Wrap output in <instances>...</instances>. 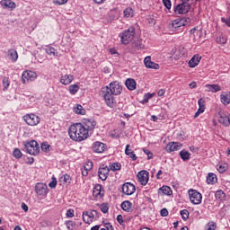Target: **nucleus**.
Masks as SVG:
<instances>
[{
  "instance_id": "f257e3e1",
  "label": "nucleus",
  "mask_w": 230,
  "mask_h": 230,
  "mask_svg": "<svg viewBox=\"0 0 230 230\" xmlns=\"http://www.w3.org/2000/svg\"><path fill=\"white\" fill-rule=\"evenodd\" d=\"M68 135L73 139V141H85L89 137V133L87 129L84 128L82 123H75L70 126L68 129Z\"/></svg>"
},
{
  "instance_id": "f03ea898",
  "label": "nucleus",
  "mask_w": 230,
  "mask_h": 230,
  "mask_svg": "<svg viewBox=\"0 0 230 230\" xmlns=\"http://www.w3.org/2000/svg\"><path fill=\"white\" fill-rule=\"evenodd\" d=\"M102 93L106 105H108V107H114L116 105L115 95L110 92L109 86L102 87Z\"/></svg>"
},
{
  "instance_id": "7ed1b4c3",
  "label": "nucleus",
  "mask_w": 230,
  "mask_h": 230,
  "mask_svg": "<svg viewBox=\"0 0 230 230\" xmlns=\"http://www.w3.org/2000/svg\"><path fill=\"white\" fill-rule=\"evenodd\" d=\"M135 35L136 28H134L133 26L124 31L120 37L122 44H130V42H132V40H134Z\"/></svg>"
},
{
  "instance_id": "20e7f679",
  "label": "nucleus",
  "mask_w": 230,
  "mask_h": 230,
  "mask_svg": "<svg viewBox=\"0 0 230 230\" xmlns=\"http://www.w3.org/2000/svg\"><path fill=\"white\" fill-rule=\"evenodd\" d=\"M27 154L30 155H39L40 152V147L39 146V143L35 140H31L30 142H26L24 144Z\"/></svg>"
},
{
  "instance_id": "39448f33",
  "label": "nucleus",
  "mask_w": 230,
  "mask_h": 230,
  "mask_svg": "<svg viewBox=\"0 0 230 230\" xmlns=\"http://www.w3.org/2000/svg\"><path fill=\"white\" fill-rule=\"evenodd\" d=\"M190 22H191V20L188 17L178 18L172 21V26L174 30H177L178 28H184V26H188Z\"/></svg>"
},
{
  "instance_id": "423d86ee",
  "label": "nucleus",
  "mask_w": 230,
  "mask_h": 230,
  "mask_svg": "<svg viewBox=\"0 0 230 230\" xmlns=\"http://www.w3.org/2000/svg\"><path fill=\"white\" fill-rule=\"evenodd\" d=\"M24 121L31 127H35L40 123V118L35 114H27L23 117Z\"/></svg>"
},
{
  "instance_id": "0eeeda50",
  "label": "nucleus",
  "mask_w": 230,
  "mask_h": 230,
  "mask_svg": "<svg viewBox=\"0 0 230 230\" xmlns=\"http://www.w3.org/2000/svg\"><path fill=\"white\" fill-rule=\"evenodd\" d=\"M190 10H191V5H190L188 2H182L175 7L174 12L180 15H182L184 13H188Z\"/></svg>"
},
{
  "instance_id": "6e6552de",
  "label": "nucleus",
  "mask_w": 230,
  "mask_h": 230,
  "mask_svg": "<svg viewBox=\"0 0 230 230\" xmlns=\"http://www.w3.org/2000/svg\"><path fill=\"white\" fill-rule=\"evenodd\" d=\"M189 196L192 204H200V202H202V194L195 190H190Z\"/></svg>"
},
{
  "instance_id": "1a4fd4ad",
  "label": "nucleus",
  "mask_w": 230,
  "mask_h": 230,
  "mask_svg": "<svg viewBox=\"0 0 230 230\" xmlns=\"http://www.w3.org/2000/svg\"><path fill=\"white\" fill-rule=\"evenodd\" d=\"M37 78V73L30 70H25L22 75V84H26V82H33Z\"/></svg>"
},
{
  "instance_id": "9d476101",
  "label": "nucleus",
  "mask_w": 230,
  "mask_h": 230,
  "mask_svg": "<svg viewBox=\"0 0 230 230\" xmlns=\"http://www.w3.org/2000/svg\"><path fill=\"white\" fill-rule=\"evenodd\" d=\"M97 216L98 212L96 210H92L91 212L86 211L83 213V220L85 224H91Z\"/></svg>"
},
{
  "instance_id": "9b49d317",
  "label": "nucleus",
  "mask_w": 230,
  "mask_h": 230,
  "mask_svg": "<svg viewBox=\"0 0 230 230\" xmlns=\"http://www.w3.org/2000/svg\"><path fill=\"white\" fill-rule=\"evenodd\" d=\"M84 128H85L87 134L93 131V128H96V121L91 119H84L83 123H81Z\"/></svg>"
},
{
  "instance_id": "f8f14e48",
  "label": "nucleus",
  "mask_w": 230,
  "mask_h": 230,
  "mask_svg": "<svg viewBox=\"0 0 230 230\" xmlns=\"http://www.w3.org/2000/svg\"><path fill=\"white\" fill-rule=\"evenodd\" d=\"M108 91L111 93V94L118 96V94H121V91H123V87L119 85V84L113 82L110 84V87L108 86Z\"/></svg>"
},
{
  "instance_id": "ddd939ff",
  "label": "nucleus",
  "mask_w": 230,
  "mask_h": 230,
  "mask_svg": "<svg viewBox=\"0 0 230 230\" xmlns=\"http://www.w3.org/2000/svg\"><path fill=\"white\" fill-rule=\"evenodd\" d=\"M35 191L40 197H46V195H48V185L45 183H37Z\"/></svg>"
},
{
  "instance_id": "4468645a",
  "label": "nucleus",
  "mask_w": 230,
  "mask_h": 230,
  "mask_svg": "<svg viewBox=\"0 0 230 230\" xmlns=\"http://www.w3.org/2000/svg\"><path fill=\"white\" fill-rule=\"evenodd\" d=\"M137 177L138 179V182H140L142 186H146V184H148V172L140 171L137 172Z\"/></svg>"
},
{
  "instance_id": "2eb2a0df",
  "label": "nucleus",
  "mask_w": 230,
  "mask_h": 230,
  "mask_svg": "<svg viewBox=\"0 0 230 230\" xmlns=\"http://www.w3.org/2000/svg\"><path fill=\"white\" fill-rule=\"evenodd\" d=\"M105 150H107V145H105L100 141L93 143V151L95 154H103V152H105Z\"/></svg>"
},
{
  "instance_id": "dca6fc26",
  "label": "nucleus",
  "mask_w": 230,
  "mask_h": 230,
  "mask_svg": "<svg viewBox=\"0 0 230 230\" xmlns=\"http://www.w3.org/2000/svg\"><path fill=\"white\" fill-rule=\"evenodd\" d=\"M188 53V50L184 47H179V49H176L175 51L172 54V58L174 60H181L184 55Z\"/></svg>"
},
{
  "instance_id": "f3484780",
  "label": "nucleus",
  "mask_w": 230,
  "mask_h": 230,
  "mask_svg": "<svg viewBox=\"0 0 230 230\" xmlns=\"http://www.w3.org/2000/svg\"><path fill=\"white\" fill-rule=\"evenodd\" d=\"M109 172H111V168L108 166L102 165L99 168L98 173L101 181H107V177H109Z\"/></svg>"
},
{
  "instance_id": "a211bd4d",
  "label": "nucleus",
  "mask_w": 230,
  "mask_h": 230,
  "mask_svg": "<svg viewBox=\"0 0 230 230\" xmlns=\"http://www.w3.org/2000/svg\"><path fill=\"white\" fill-rule=\"evenodd\" d=\"M182 148V144L180 142H170L166 147V152H177V150H181Z\"/></svg>"
},
{
  "instance_id": "6ab92c4d",
  "label": "nucleus",
  "mask_w": 230,
  "mask_h": 230,
  "mask_svg": "<svg viewBox=\"0 0 230 230\" xmlns=\"http://www.w3.org/2000/svg\"><path fill=\"white\" fill-rule=\"evenodd\" d=\"M136 191V186L132 183H124L122 185V192L125 193V195H132Z\"/></svg>"
},
{
  "instance_id": "aec40b11",
  "label": "nucleus",
  "mask_w": 230,
  "mask_h": 230,
  "mask_svg": "<svg viewBox=\"0 0 230 230\" xmlns=\"http://www.w3.org/2000/svg\"><path fill=\"white\" fill-rule=\"evenodd\" d=\"M144 64L148 69H159V64L152 62V58L149 56L145 58Z\"/></svg>"
},
{
  "instance_id": "412c9836",
  "label": "nucleus",
  "mask_w": 230,
  "mask_h": 230,
  "mask_svg": "<svg viewBox=\"0 0 230 230\" xmlns=\"http://www.w3.org/2000/svg\"><path fill=\"white\" fill-rule=\"evenodd\" d=\"M199 110L197 111V112L194 115V118H199V116H200V114H202V112H204L206 111V101H204V99L200 98L199 100Z\"/></svg>"
},
{
  "instance_id": "4be33fe9",
  "label": "nucleus",
  "mask_w": 230,
  "mask_h": 230,
  "mask_svg": "<svg viewBox=\"0 0 230 230\" xmlns=\"http://www.w3.org/2000/svg\"><path fill=\"white\" fill-rule=\"evenodd\" d=\"M202 57L200 55L197 54L192 57V58L189 61V66L190 67H197L199 66Z\"/></svg>"
},
{
  "instance_id": "5701e85b",
  "label": "nucleus",
  "mask_w": 230,
  "mask_h": 230,
  "mask_svg": "<svg viewBox=\"0 0 230 230\" xmlns=\"http://www.w3.org/2000/svg\"><path fill=\"white\" fill-rule=\"evenodd\" d=\"M93 195L95 199H102V197H103V193L102 190V185L97 184L94 186Z\"/></svg>"
},
{
  "instance_id": "b1692460",
  "label": "nucleus",
  "mask_w": 230,
  "mask_h": 230,
  "mask_svg": "<svg viewBox=\"0 0 230 230\" xmlns=\"http://www.w3.org/2000/svg\"><path fill=\"white\" fill-rule=\"evenodd\" d=\"M75 80V77L71 75H65L61 77L60 82L63 85H69Z\"/></svg>"
},
{
  "instance_id": "393cba45",
  "label": "nucleus",
  "mask_w": 230,
  "mask_h": 230,
  "mask_svg": "<svg viewBox=\"0 0 230 230\" xmlns=\"http://www.w3.org/2000/svg\"><path fill=\"white\" fill-rule=\"evenodd\" d=\"M125 154L126 155H128L132 159V161H137V156L136 155L134 151L130 149V145L128 144L126 146Z\"/></svg>"
},
{
  "instance_id": "a878e982",
  "label": "nucleus",
  "mask_w": 230,
  "mask_h": 230,
  "mask_svg": "<svg viewBox=\"0 0 230 230\" xmlns=\"http://www.w3.org/2000/svg\"><path fill=\"white\" fill-rule=\"evenodd\" d=\"M0 4L4 8H11V9L15 8V4L13 2H12V0H2L0 2Z\"/></svg>"
},
{
  "instance_id": "bb28decb",
  "label": "nucleus",
  "mask_w": 230,
  "mask_h": 230,
  "mask_svg": "<svg viewBox=\"0 0 230 230\" xmlns=\"http://www.w3.org/2000/svg\"><path fill=\"white\" fill-rule=\"evenodd\" d=\"M126 87H128V89L129 90V91H134V90H136V85H137V84H136V80H134V79H132V78H129V79H127L126 80Z\"/></svg>"
},
{
  "instance_id": "cd10ccee",
  "label": "nucleus",
  "mask_w": 230,
  "mask_h": 230,
  "mask_svg": "<svg viewBox=\"0 0 230 230\" xmlns=\"http://www.w3.org/2000/svg\"><path fill=\"white\" fill-rule=\"evenodd\" d=\"M207 91L211 93H218V91H222V87L218 84H207L206 85Z\"/></svg>"
},
{
  "instance_id": "c85d7f7f",
  "label": "nucleus",
  "mask_w": 230,
  "mask_h": 230,
  "mask_svg": "<svg viewBox=\"0 0 230 230\" xmlns=\"http://www.w3.org/2000/svg\"><path fill=\"white\" fill-rule=\"evenodd\" d=\"M219 123L222 125H225V127L229 126V121H230V115H221L218 119Z\"/></svg>"
},
{
  "instance_id": "c756f323",
  "label": "nucleus",
  "mask_w": 230,
  "mask_h": 230,
  "mask_svg": "<svg viewBox=\"0 0 230 230\" xmlns=\"http://www.w3.org/2000/svg\"><path fill=\"white\" fill-rule=\"evenodd\" d=\"M121 208L123 209V211H127L128 213H130V211H132V203L128 200H126L122 202Z\"/></svg>"
},
{
  "instance_id": "7c9ffc66",
  "label": "nucleus",
  "mask_w": 230,
  "mask_h": 230,
  "mask_svg": "<svg viewBox=\"0 0 230 230\" xmlns=\"http://www.w3.org/2000/svg\"><path fill=\"white\" fill-rule=\"evenodd\" d=\"M217 174L210 172L208 173V177H207V182L208 184H215V182H217Z\"/></svg>"
},
{
  "instance_id": "2f4dec72",
  "label": "nucleus",
  "mask_w": 230,
  "mask_h": 230,
  "mask_svg": "<svg viewBox=\"0 0 230 230\" xmlns=\"http://www.w3.org/2000/svg\"><path fill=\"white\" fill-rule=\"evenodd\" d=\"M74 112L75 114H81L82 116H84L85 114V109L80 104H77L75 107H74Z\"/></svg>"
},
{
  "instance_id": "473e14b6",
  "label": "nucleus",
  "mask_w": 230,
  "mask_h": 230,
  "mask_svg": "<svg viewBox=\"0 0 230 230\" xmlns=\"http://www.w3.org/2000/svg\"><path fill=\"white\" fill-rule=\"evenodd\" d=\"M180 155L182 161H189V159L191 157V154L184 149L180 152Z\"/></svg>"
},
{
  "instance_id": "72a5a7b5",
  "label": "nucleus",
  "mask_w": 230,
  "mask_h": 230,
  "mask_svg": "<svg viewBox=\"0 0 230 230\" xmlns=\"http://www.w3.org/2000/svg\"><path fill=\"white\" fill-rule=\"evenodd\" d=\"M124 17L127 19L134 17V9L131 7H128L124 10Z\"/></svg>"
},
{
  "instance_id": "f704fd0d",
  "label": "nucleus",
  "mask_w": 230,
  "mask_h": 230,
  "mask_svg": "<svg viewBox=\"0 0 230 230\" xmlns=\"http://www.w3.org/2000/svg\"><path fill=\"white\" fill-rule=\"evenodd\" d=\"M221 102L224 105H229L230 103V93L225 95H221Z\"/></svg>"
},
{
  "instance_id": "c9c22d12",
  "label": "nucleus",
  "mask_w": 230,
  "mask_h": 230,
  "mask_svg": "<svg viewBox=\"0 0 230 230\" xmlns=\"http://www.w3.org/2000/svg\"><path fill=\"white\" fill-rule=\"evenodd\" d=\"M60 182H63V184H69L71 182V176L68 174H65L60 177Z\"/></svg>"
},
{
  "instance_id": "e433bc0d",
  "label": "nucleus",
  "mask_w": 230,
  "mask_h": 230,
  "mask_svg": "<svg viewBox=\"0 0 230 230\" xmlns=\"http://www.w3.org/2000/svg\"><path fill=\"white\" fill-rule=\"evenodd\" d=\"M216 199H217V200H226V193L224 190H217L216 192Z\"/></svg>"
},
{
  "instance_id": "4c0bfd02",
  "label": "nucleus",
  "mask_w": 230,
  "mask_h": 230,
  "mask_svg": "<svg viewBox=\"0 0 230 230\" xmlns=\"http://www.w3.org/2000/svg\"><path fill=\"white\" fill-rule=\"evenodd\" d=\"M160 191H162L164 195H172V189L169 186H163L160 188Z\"/></svg>"
},
{
  "instance_id": "58836bf2",
  "label": "nucleus",
  "mask_w": 230,
  "mask_h": 230,
  "mask_svg": "<svg viewBox=\"0 0 230 230\" xmlns=\"http://www.w3.org/2000/svg\"><path fill=\"white\" fill-rule=\"evenodd\" d=\"M133 45L135 46V48L137 49H143L145 48V45L143 43H141L140 39L135 40Z\"/></svg>"
},
{
  "instance_id": "ea45409f",
  "label": "nucleus",
  "mask_w": 230,
  "mask_h": 230,
  "mask_svg": "<svg viewBox=\"0 0 230 230\" xmlns=\"http://www.w3.org/2000/svg\"><path fill=\"white\" fill-rule=\"evenodd\" d=\"M79 89L80 87L78 86V84H72L69 86V93L70 94H76Z\"/></svg>"
},
{
  "instance_id": "a19ab883",
  "label": "nucleus",
  "mask_w": 230,
  "mask_h": 230,
  "mask_svg": "<svg viewBox=\"0 0 230 230\" xmlns=\"http://www.w3.org/2000/svg\"><path fill=\"white\" fill-rule=\"evenodd\" d=\"M9 55H10V58H12L13 62H15V60L19 58V55L17 54L16 50H13V49L9 50Z\"/></svg>"
},
{
  "instance_id": "79ce46f5",
  "label": "nucleus",
  "mask_w": 230,
  "mask_h": 230,
  "mask_svg": "<svg viewBox=\"0 0 230 230\" xmlns=\"http://www.w3.org/2000/svg\"><path fill=\"white\" fill-rule=\"evenodd\" d=\"M66 226L68 230H75V227H76V223L69 220L66 222Z\"/></svg>"
},
{
  "instance_id": "37998d69",
  "label": "nucleus",
  "mask_w": 230,
  "mask_h": 230,
  "mask_svg": "<svg viewBox=\"0 0 230 230\" xmlns=\"http://www.w3.org/2000/svg\"><path fill=\"white\" fill-rule=\"evenodd\" d=\"M110 170H111L112 172L121 170V164L118 163H114L111 165Z\"/></svg>"
},
{
  "instance_id": "c03bdc74",
  "label": "nucleus",
  "mask_w": 230,
  "mask_h": 230,
  "mask_svg": "<svg viewBox=\"0 0 230 230\" xmlns=\"http://www.w3.org/2000/svg\"><path fill=\"white\" fill-rule=\"evenodd\" d=\"M100 209L102 213H109V204H107V203L101 204Z\"/></svg>"
},
{
  "instance_id": "a18cd8bd",
  "label": "nucleus",
  "mask_w": 230,
  "mask_h": 230,
  "mask_svg": "<svg viewBox=\"0 0 230 230\" xmlns=\"http://www.w3.org/2000/svg\"><path fill=\"white\" fill-rule=\"evenodd\" d=\"M50 148H51V146L49 144H48L46 142H43L41 144V150L43 152H49Z\"/></svg>"
},
{
  "instance_id": "49530a36",
  "label": "nucleus",
  "mask_w": 230,
  "mask_h": 230,
  "mask_svg": "<svg viewBox=\"0 0 230 230\" xmlns=\"http://www.w3.org/2000/svg\"><path fill=\"white\" fill-rule=\"evenodd\" d=\"M13 154V157H15V159H21V157H22V153L21 152V150L19 148L14 149Z\"/></svg>"
},
{
  "instance_id": "de8ad7c7",
  "label": "nucleus",
  "mask_w": 230,
  "mask_h": 230,
  "mask_svg": "<svg viewBox=\"0 0 230 230\" xmlns=\"http://www.w3.org/2000/svg\"><path fill=\"white\" fill-rule=\"evenodd\" d=\"M181 215L183 220H188V218L190 217V212L187 209L181 210Z\"/></svg>"
},
{
  "instance_id": "09e8293b",
  "label": "nucleus",
  "mask_w": 230,
  "mask_h": 230,
  "mask_svg": "<svg viewBox=\"0 0 230 230\" xmlns=\"http://www.w3.org/2000/svg\"><path fill=\"white\" fill-rule=\"evenodd\" d=\"M207 230H216L217 229V224L213 221L208 222L207 225Z\"/></svg>"
},
{
  "instance_id": "8fccbe9b",
  "label": "nucleus",
  "mask_w": 230,
  "mask_h": 230,
  "mask_svg": "<svg viewBox=\"0 0 230 230\" xmlns=\"http://www.w3.org/2000/svg\"><path fill=\"white\" fill-rule=\"evenodd\" d=\"M217 44H226V42H227V38L224 36H219L217 38Z\"/></svg>"
},
{
  "instance_id": "3c124183",
  "label": "nucleus",
  "mask_w": 230,
  "mask_h": 230,
  "mask_svg": "<svg viewBox=\"0 0 230 230\" xmlns=\"http://www.w3.org/2000/svg\"><path fill=\"white\" fill-rule=\"evenodd\" d=\"M227 170V164H224L223 165H219L217 167V171L219 172V173H224V172H226Z\"/></svg>"
},
{
  "instance_id": "603ef678",
  "label": "nucleus",
  "mask_w": 230,
  "mask_h": 230,
  "mask_svg": "<svg viewBox=\"0 0 230 230\" xmlns=\"http://www.w3.org/2000/svg\"><path fill=\"white\" fill-rule=\"evenodd\" d=\"M163 4L167 8V10H170L172 8V1L170 0H163Z\"/></svg>"
},
{
  "instance_id": "864d4df0",
  "label": "nucleus",
  "mask_w": 230,
  "mask_h": 230,
  "mask_svg": "<svg viewBox=\"0 0 230 230\" xmlns=\"http://www.w3.org/2000/svg\"><path fill=\"white\" fill-rule=\"evenodd\" d=\"M3 85L4 89H8V87L10 86V81H8V77H4Z\"/></svg>"
},
{
  "instance_id": "5fc2aeb1",
  "label": "nucleus",
  "mask_w": 230,
  "mask_h": 230,
  "mask_svg": "<svg viewBox=\"0 0 230 230\" xmlns=\"http://www.w3.org/2000/svg\"><path fill=\"white\" fill-rule=\"evenodd\" d=\"M93 162H88L84 165V170H86V172H90V170H93Z\"/></svg>"
},
{
  "instance_id": "6e6d98bb",
  "label": "nucleus",
  "mask_w": 230,
  "mask_h": 230,
  "mask_svg": "<svg viewBox=\"0 0 230 230\" xmlns=\"http://www.w3.org/2000/svg\"><path fill=\"white\" fill-rule=\"evenodd\" d=\"M49 188H57V178L53 177L52 181L49 183Z\"/></svg>"
},
{
  "instance_id": "4d7b16f0",
  "label": "nucleus",
  "mask_w": 230,
  "mask_h": 230,
  "mask_svg": "<svg viewBox=\"0 0 230 230\" xmlns=\"http://www.w3.org/2000/svg\"><path fill=\"white\" fill-rule=\"evenodd\" d=\"M46 51H47L48 55H55V48H53V47H48L46 49Z\"/></svg>"
},
{
  "instance_id": "13d9d810",
  "label": "nucleus",
  "mask_w": 230,
  "mask_h": 230,
  "mask_svg": "<svg viewBox=\"0 0 230 230\" xmlns=\"http://www.w3.org/2000/svg\"><path fill=\"white\" fill-rule=\"evenodd\" d=\"M54 4H66L67 3V0H53Z\"/></svg>"
},
{
  "instance_id": "bf43d9fd",
  "label": "nucleus",
  "mask_w": 230,
  "mask_h": 230,
  "mask_svg": "<svg viewBox=\"0 0 230 230\" xmlns=\"http://www.w3.org/2000/svg\"><path fill=\"white\" fill-rule=\"evenodd\" d=\"M66 216L69 217V218H73L75 217V210L73 209H68L67 212H66Z\"/></svg>"
},
{
  "instance_id": "052dcab7",
  "label": "nucleus",
  "mask_w": 230,
  "mask_h": 230,
  "mask_svg": "<svg viewBox=\"0 0 230 230\" xmlns=\"http://www.w3.org/2000/svg\"><path fill=\"white\" fill-rule=\"evenodd\" d=\"M145 154H146L148 159H152L154 157V154H152V152H150V150L148 149H144Z\"/></svg>"
},
{
  "instance_id": "680f3d73",
  "label": "nucleus",
  "mask_w": 230,
  "mask_h": 230,
  "mask_svg": "<svg viewBox=\"0 0 230 230\" xmlns=\"http://www.w3.org/2000/svg\"><path fill=\"white\" fill-rule=\"evenodd\" d=\"M117 221L119 222V224H120V226H123V216L122 215H119L117 217Z\"/></svg>"
},
{
  "instance_id": "e2e57ef3",
  "label": "nucleus",
  "mask_w": 230,
  "mask_h": 230,
  "mask_svg": "<svg viewBox=\"0 0 230 230\" xmlns=\"http://www.w3.org/2000/svg\"><path fill=\"white\" fill-rule=\"evenodd\" d=\"M101 230H114V227H112L111 224H106L105 227Z\"/></svg>"
},
{
  "instance_id": "0e129e2a",
  "label": "nucleus",
  "mask_w": 230,
  "mask_h": 230,
  "mask_svg": "<svg viewBox=\"0 0 230 230\" xmlns=\"http://www.w3.org/2000/svg\"><path fill=\"white\" fill-rule=\"evenodd\" d=\"M160 213L162 217H168V209L166 208H163Z\"/></svg>"
},
{
  "instance_id": "69168bd1",
  "label": "nucleus",
  "mask_w": 230,
  "mask_h": 230,
  "mask_svg": "<svg viewBox=\"0 0 230 230\" xmlns=\"http://www.w3.org/2000/svg\"><path fill=\"white\" fill-rule=\"evenodd\" d=\"M199 31H198L197 28H193V29L190 30V32L191 35H194V37H195L196 33H199Z\"/></svg>"
},
{
  "instance_id": "338daca9",
  "label": "nucleus",
  "mask_w": 230,
  "mask_h": 230,
  "mask_svg": "<svg viewBox=\"0 0 230 230\" xmlns=\"http://www.w3.org/2000/svg\"><path fill=\"white\" fill-rule=\"evenodd\" d=\"M222 22H226V26H230V16L228 19L222 18Z\"/></svg>"
},
{
  "instance_id": "774afa93",
  "label": "nucleus",
  "mask_w": 230,
  "mask_h": 230,
  "mask_svg": "<svg viewBox=\"0 0 230 230\" xmlns=\"http://www.w3.org/2000/svg\"><path fill=\"white\" fill-rule=\"evenodd\" d=\"M22 208L23 209V211H28V205H26L25 203H22Z\"/></svg>"
}]
</instances>
